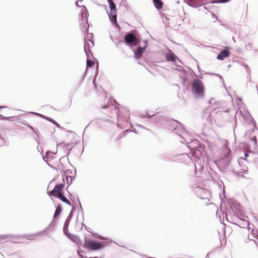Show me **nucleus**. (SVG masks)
<instances>
[{
	"label": "nucleus",
	"mask_w": 258,
	"mask_h": 258,
	"mask_svg": "<svg viewBox=\"0 0 258 258\" xmlns=\"http://www.w3.org/2000/svg\"><path fill=\"white\" fill-rule=\"evenodd\" d=\"M187 146L190 150V154L193 157L198 158L202 154L201 149L204 147L198 140L192 139L190 140V142L184 140Z\"/></svg>",
	"instance_id": "obj_1"
},
{
	"label": "nucleus",
	"mask_w": 258,
	"mask_h": 258,
	"mask_svg": "<svg viewBox=\"0 0 258 258\" xmlns=\"http://www.w3.org/2000/svg\"><path fill=\"white\" fill-rule=\"evenodd\" d=\"M191 91L196 97L200 98L204 96V86L203 82L199 79H195L191 85Z\"/></svg>",
	"instance_id": "obj_2"
},
{
	"label": "nucleus",
	"mask_w": 258,
	"mask_h": 258,
	"mask_svg": "<svg viewBox=\"0 0 258 258\" xmlns=\"http://www.w3.org/2000/svg\"><path fill=\"white\" fill-rule=\"evenodd\" d=\"M110 8V13L108 12L107 9V6L104 5V7L106 9V11L109 20L113 24H117V9L116 6L113 0H107Z\"/></svg>",
	"instance_id": "obj_3"
},
{
	"label": "nucleus",
	"mask_w": 258,
	"mask_h": 258,
	"mask_svg": "<svg viewBox=\"0 0 258 258\" xmlns=\"http://www.w3.org/2000/svg\"><path fill=\"white\" fill-rule=\"evenodd\" d=\"M158 120L157 121V125L159 126H167L170 127L171 128H173L175 126V124H178L181 126V123L178 120L173 119H169L165 116H163L160 114V117L159 118H157Z\"/></svg>",
	"instance_id": "obj_4"
},
{
	"label": "nucleus",
	"mask_w": 258,
	"mask_h": 258,
	"mask_svg": "<svg viewBox=\"0 0 258 258\" xmlns=\"http://www.w3.org/2000/svg\"><path fill=\"white\" fill-rule=\"evenodd\" d=\"M124 42L130 46H137L140 43V40L138 37L132 32L127 33L124 37Z\"/></svg>",
	"instance_id": "obj_5"
},
{
	"label": "nucleus",
	"mask_w": 258,
	"mask_h": 258,
	"mask_svg": "<svg viewBox=\"0 0 258 258\" xmlns=\"http://www.w3.org/2000/svg\"><path fill=\"white\" fill-rule=\"evenodd\" d=\"M226 154L220 159L219 163L222 167L226 169L230 164V161L231 159V150L226 147L225 149Z\"/></svg>",
	"instance_id": "obj_6"
},
{
	"label": "nucleus",
	"mask_w": 258,
	"mask_h": 258,
	"mask_svg": "<svg viewBox=\"0 0 258 258\" xmlns=\"http://www.w3.org/2000/svg\"><path fill=\"white\" fill-rule=\"evenodd\" d=\"M84 247L91 250H97L103 247L102 243L91 240H85Z\"/></svg>",
	"instance_id": "obj_7"
},
{
	"label": "nucleus",
	"mask_w": 258,
	"mask_h": 258,
	"mask_svg": "<svg viewBox=\"0 0 258 258\" xmlns=\"http://www.w3.org/2000/svg\"><path fill=\"white\" fill-rule=\"evenodd\" d=\"M81 30L82 31H84L85 33H87L86 34H84V41H85L84 44H86V46H90V44L89 43V42H90L92 44V46H94V41L92 40V37H93V34L92 33H88L87 32V30H88V27L87 28L85 25H84L83 26H81Z\"/></svg>",
	"instance_id": "obj_8"
},
{
	"label": "nucleus",
	"mask_w": 258,
	"mask_h": 258,
	"mask_svg": "<svg viewBox=\"0 0 258 258\" xmlns=\"http://www.w3.org/2000/svg\"><path fill=\"white\" fill-rule=\"evenodd\" d=\"M165 57L167 61L174 62L176 66L181 67V66L178 64L177 62V60L179 62H181V61L178 58L177 56L171 50H169V52L167 53L166 54Z\"/></svg>",
	"instance_id": "obj_9"
},
{
	"label": "nucleus",
	"mask_w": 258,
	"mask_h": 258,
	"mask_svg": "<svg viewBox=\"0 0 258 258\" xmlns=\"http://www.w3.org/2000/svg\"><path fill=\"white\" fill-rule=\"evenodd\" d=\"M229 48V47H226L225 49L220 52L217 56V59L222 60H224L225 58L229 57L230 55V52L228 50Z\"/></svg>",
	"instance_id": "obj_10"
},
{
	"label": "nucleus",
	"mask_w": 258,
	"mask_h": 258,
	"mask_svg": "<svg viewBox=\"0 0 258 258\" xmlns=\"http://www.w3.org/2000/svg\"><path fill=\"white\" fill-rule=\"evenodd\" d=\"M186 4L193 8H199L204 4V0H187Z\"/></svg>",
	"instance_id": "obj_11"
},
{
	"label": "nucleus",
	"mask_w": 258,
	"mask_h": 258,
	"mask_svg": "<svg viewBox=\"0 0 258 258\" xmlns=\"http://www.w3.org/2000/svg\"><path fill=\"white\" fill-rule=\"evenodd\" d=\"M145 116H146V118L151 119V122L157 125V122H158L157 121H158V120L157 118H159V117H160V113L158 112L156 113H154L152 115H150L147 111L146 113Z\"/></svg>",
	"instance_id": "obj_12"
},
{
	"label": "nucleus",
	"mask_w": 258,
	"mask_h": 258,
	"mask_svg": "<svg viewBox=\"0 0 258 258\" xmlns=\"http://www.w3.org/2000/svg\"><path fill=\"white\" fill-rule=\"evenodd\" d=\"M146 48V45L143 47L141 46L137 45V49L134 51L135 57L136 59H139L142 56Z\"/></svg>",
	"instance_id": "obj_13"
},
{
	"label": "nucleus",
	"mask_w": 258,
	"mask_h": 258,
	"mask_svg": "<svg viewBox=\"0 0 258 258\" xmlns=\"http://www.w3.org/2000/svg\"><path fill=\"white\" fill-rule=\"evenodd\" d=\"M63 187L64 184L63 183L56 184L53 189L50 191H47V194H63L61 190Z\"/></svg>",
	"instance_id": "obj_14"
},
{
	"label": "nucleus",
	"mask_w": 258,
	"mask_h": 258,
	"mask_svg": "<svg viewBox=\"0 0 258 258\" xmlns=\"http://www.w3.org/2000/svg\"><path fill=\"white\" fill-rule=\"evenodd\" d=\"M174 128V132L176 133V134L178 135L183 140H185V139L183 137V136L182 135L183 132L184 131V127L182 126V124H181V126L179 125V127H177L175 125Z\"/></svg>",
	"instance_id": "obj_15"
},
{
	"label": "nucleus",
	"mask_w": 258,
	"mask_h": 258,
	"mask_svg": "<svg viewBox=\"0 0 258 258\" xmlns=\"http://www.w3.org/2000/svg\"><path fill=\"white\" fill-rule=\"evenodd\" d=\"M81 15H82V21L84 25H85L86 23H88L87 17L88 16V13L87 12V9L85 6H84V9L82 10Z\"/></svg>",
	"instance_id": "obj_16"
},
{
	"label": "nucleus",
	"mask_w": 258,
	"mask_h": 258,
	"mask_svg": "<svg viewBox=\"0 0 258 258\" xmlns=\"http://www.w3.org/2000/svg\"><path fill=\"white\" fill-rule=\"evenodd\" d=\"M241 171L238 172L236 171H233V173L236 176H239L241 177H245L244 175L243 174V173H247L248 172V169L247 167H244L243 168H242L241 170Z\"/></svg>",
	"instance_id": "obj_17"
},
{
	"label": "nucleus",
	"mask_w": 258,
	"mask_h": 258,
	"mask_svg": "<svg viewBox=\"0 0 258 258\" xmlns=\"http://www.w3.org/2000/svg\"><path fill=\"white\" fill-rule=\"evenodd\" d=\"M155 7L158 10H160L163 8V3L161 0H152Z\"/></svg>",
	"instance_id": "obj_18"
},
{
	"label": "nucleus",
	"mask_w": 258,
	"mask_h": 258,
	"mask_svg": "<svg viewBox=\"0 0 258 258\" xmlns=\"http://www.w3.org/2000/svg\"><path fill=\"white\" fill-rule=\"evenodd\" d=\"M163 159L166 161H174V158L175 157L172 154H164L163 155Z\"/></svg>",
	"instance_id": "obj_19"
},
{
	"label": "nucleus",
	"mask_w": 258,
	"mask_h": 258,
	"mask_svg": "<svg viewBox=\"0 0 258 258\" xmlns=\"http://www.w3.org/2000/svg\"><path fill=\"white\" fill-rule=\"evenodd\" d=\"M43 118L47 120V121L52 123L54 125H55L56 127L58 128H60L61 126L59 125V123H58L56 121H55L54 119L52 118L46 116H43Z\"/></svg>",
	"instance_id": "obj_20"
},
{
	"label": "nucleus",
	"mask_w": 258,
	"mask_h": 258,
	"mask_svg": "<svg viewBox=\"0 0 258 258\" xmlns=\"http://www.w3.org/2000/svg\"><path fill=\"white\" fill-rule=\"evenodd\" d=\"M247 120H249L248 123L252 124L253 125V128H256V122L249 112H247Z\"/></svg>",
	"instance_id": "obj_21"
},
{
	"label": "nucleus",
	"mask_w": 258,
	"mask_h": 258,
	"mask_svg": "<svg viewBox=\"0 0 258 258\" xmlns=\"http://www.w3.org/2000/svg\"><path fill=\"white\" fill-rule=\"evenodd\" d=\"M90 46H86V44H84V51L86 53V55L87 57V59L90 57L89 54H90L92 56V54L90 50Z\"/></svg>",
	"instance_id": "obj_22"
},
{
	"label": "nucleus",
	"mask_w": 258,
	"mask_h": 258,
	"mask_svg": "<svg viewBox=\"0 0 258 258\" xmlns=\"http://www.w3.org/2000/svg\"><path fill=\"white\" fill-rule=\"evenodd\" d=\"M54 196H57L59 199L62 200L63 202L67 203L69 205H71L70 201L64 197L63 195H52Z\"/></svg>",
	"instance_id": "obj_23"
},
{
	"label": "nucleus",
	"mask_w": 258,
	"mask_h": 258,
	"mask_svg": "<svg viewBox=\"0 0 258 258\" xmlns=\"http://www.w3.org/2000/svg\"><path fill=\"white\" fill-rule=\"evenodd\" d=\"M207 1H208V0H206V1H204V5H203L202 6L206 5V6H204V9L208 10L209 12H210V9H211V7L212 6L211 5L212 4H210V2H209V3H207L206 2H207Z\"/></svg>",
	"instance_id": "obj_24"
},
{
	"label": "nucleus",
	"mask_w": 258,
	"mask_h": 258,
	"mask_svg": "<svg viewBox=\"0 0 258 258\" xmlns=\"http://www.w3.org/2000/svg\"><path fill=\"white\" fill-rule=\"evenodd\" d=\"M98 64H97V66L96 67V73H95V75L93 78V86L96 88L97 87V84H96V76H97L98 74Z\"/></svg>",
	"instance_id": "obj_25"
},
{
	"label": "nucleus",
	"mask_w": 258,
	"mask_h": 258,
	"mask_svg": "<svg viewBox=\"0 0 258 258\" xmlns=\"http://www.w3.org/2000/svg\"><path fill=\"white\" fill-rule=\"evenodd\" d=\"M231 0H217L212 1L210 2V4H220V3H226L230 2Z\"/></svg>",
	"instance_id": "obj_26"
},
{
	"label": "nucleus",
	"mask_w": 258,
	"mask_h": 258,
	"mask_svg": "<svg viewBox=\"0 0 258 258\" xmlns=\"http://www.w3.org/2000/svg\"><path fill=\"white\" fill-rule=\"evenodd\" d=\"M61 207L60 206H58L55 210L54 215V217L55 218L57 216H58L61 213Z\"/></svg>",
	"instance_id": "obj_27"
},
{
	"label": "nucleus",
	"mask_w": 258,
	"mask_h": 258,
	"mask_svg": "<svg viewBox=\"0 0 258 258\" xmlns=\"http://www.w3.org/2000/svg\"><path fill=\"white\" fill-rule=\"evenodd\" d=\"M95 62L91 59H87V67H91L94 64Z\"/></svg>",
	"instance_id": "obj_28"
},
{
	"label": "nucleus",
	"mask_w": 258,
	"mask_h": 258,
	"mask_svg": "<svg viewBox=\"0 0 258 258\" xmlns=\"http://www.w3.org/2000/svg\"><path fill=\"white\" fill-rule=\"evenodd\" d=\"M33 132L36 134L35 137H34L35 140H36L38 144V141L37 140V138H39L38 134H37L38 130L33 127V130H32Z\"/></svg>",
	"instance_id": "obj_29"
},
{
	"label": "nucleus",
	"mask_w": 258,
	"mask_h": 258,
	"mask_svg": "<svg viewBox=\"0 0 258 258\" xmlns=\"http://www.w3.org/2000/svg\"><path fill=\"white\" fill-rule=\"evenodd\" d=\"M245 49L247 50L251 51V50L252 49V46L251 43H249L247 45H245Z\"/></svg>",
	"instance_id": "obj_30"
},
{
	"label": "nucleus",
	"mask_w": 258,
	"mask_h": 258,
	"mask_svg": "<svg viewBox=\"0 0 258 258\" xmlns=\"http://www.w3.org/2000/svg\"><path fill=\"white\" fill-rule=\"evenodd\" d=\"M63 158H61L59 160V165L58 166L59 169L62 170V172H64L63 170V165L61 163V160Z\"/></svg>",
	"instance_id": "obj_31"
},
{
	"label": "nucleus",
	"mask_w": 258,
	"mask_h": 258,
	"mask_svg": "<svg viewBox=\"0 0 258 258\" xmlns=\"http://www.w3.org/2000/svg\"><path fill=\"white\" fill-rule=\"evenodd\" d=\"M52 152H50V151H47L45 155V156H44L43 157V159L44 161L46 162H47V160H46V159H47L49 157V153H52Z\"/></svg>",
	"instance_id": "obj_32"
},
{
	"label": "nucleus",
	"mask_w": 258,
	"mask_h": 258,
	"mask_svg": "<svg viewBox=\"0 0 258 258\" xmlns=\"http://www.w3.org/2000/svg\"><path fill=\"white\" fill-rule=\"evenodd\" d=\"M251 140L254 142V145L255 146H257V140L256 137L255 136L252 137Z\"/></svg>",
	"instance_id": "obj_33"
},
{
	"label": "nucleus",
	"mask_w": 258,
	"mask_h": 258,
	"mask_svg": "<svg viewBox=\"0 0 258 258\" xmlns=\"http://www.w3.org/2000/svg\"><path fill=\"white\" fill-rule=\"evenodd\" d=\"M23 124L26 126H27L31 130H33V127L28 122H26V123H23Z\"/></svg>",
	"instance_id": "obj_34"
},
{
	"label": "nucleus",
	"mask_w": 258,
	"mask_h": 258,
	"mask_svg": "<svg viewBox=\"0 0 258 258\" xmlns=\"http://www.w3.org/2000/svg\"><path fill=\"white\" fill-rule=\"evenodd\" d=\"M124 43V41L123 40H120L117 43H116V46L117 47H119V45L122 44V43Z\"/></svg>",
	"instance_id": "obj_35"
},
{
	"label": "nucleus",
	"mask_w": 258,
	"mask_h": 258,
	"mask_svg": "<svg viewBox=\"0 0 258 258\" xmlns=\"http://www.w3.org/2000/svg\"><path fill=\"white\" fill-rule=\"evenodd\" d=\"M30 113L31 114H36V115H38L39 116H40L41 117L43 118V116H44V115H42L41 114H40L39 113H36V112H30Z\"/></svg>",
	"instance_id": "obj_36"
},
{
	"label": "nucleus",
	"mask_w": 258,
	"mask_h": 258,
	"mask_svg": "<svg viewBox=\"0 0 258 258\" xmlns=\"http://www.w3.org/2000/svg\"><path fill=\"white\" fill-rule=\"evenodd\" d=\"M217 76L219 77L220 81L223 82V84H224V80H223L222 76L219 74H218V75ZM224 87H225V85H224Z\"/></svg>",
	"instance_id": "obj_37"
},
{
	"label": "nucleus",
	"mask_w": 258,
	"mask_h": 258,
	"mask_svg": "<svg viewBox=\"0 0 258 258\" xmlns=\"http://www.w3.org/2000/svg\"><path fill=\"white\" fill-rule=\"evenodd\" d=\"M12 116H9V117H5L4 116V118L3 119V120H7L11 121H12Z\"/></svg>",
	"instance_id": "obj_38"
},
{
	"label": "nucleus",
	"mask_w": 258,
	"mask_h": 258,
	"mask_svg": "<svg viewBox=\"0 0 258 258\" xmlns=\"http://www.w3.org/2000/svg\"><path fill=\"white\" fill-rule=\"evenodd\" d=\"M64 172L66 174H71L72 173L73 171L72 170L69 169L67 170H66Z\"/></svg>",
	"instance_id": "obj_39"
},
{
	"label": "nucleus",
	"mask_w": 258,
	"mask_h": 258,
	"mask_svg": "<svg viewBox=\"0 0 258 258\" xmlns=\"http://www.w3.org/2000/svg\"><path fill=\"white\" fill-rule=\"evenodd\" d=\"M249 156V154L247 152H245L244 153V158H241V159H243L246 160L245 158H247Z\"/></svg>",
	"instance_id": "obj_40"
},
{
	"label": "nucleus",
	"mask_w": 258,
	"mask_h": 258,
	"mask_svg": "<svg viewBox=\"0 0 258 258\" xmlns=\"http://www.w3.org/2000/svg\"><path fill=\"white\" fill-rule=\"evenodd\" d=\"M251 51L253 52V53H256V52H258V48H252V50H251Z\"/></svg>",
	"instance_id": "obj_41"
},
{
	"label": "nucleus",
	"mask_w": 258,
	"mask_h": 258,
	"mask_svg": "<svg viewBox=\"0 0 258 258\" xmlns=\"http://www.w3.org/2000/svg\"><path fill=\"white\" fill-rule=\"evenodd\" d=\"M211 14H212V17L213 18H215L216 21H218V19L217 17V16L213 12H211Z\"/></svg>",
	"instance_id": "obj_42"
},
{
	"label": "nucleus",
	"mask_w": 258,
	"mask_h": 258,
	"mask_svg": "<svg viewBox=\"0 0 258 258\" xmlns=\"http://www.w3.org/2000/svg\"><path fill=\"white\" fill-rule=\"evenodd\" d=\"M206 74L210 75H214V76H217L218 74H216L214 73H206Z\"/></svg>",
	"instance_id": "obj_43"
},
{
	"label": "nucleus",
	"mask_w": 258,
	"mask_h": 258,
	"mask_svg": "<svg viewBox=\"0 0 258 258\" xmlns=\"http://www.w3.org/2000/svg\"><path fill=\"white\" fill-rule=\"evenodd\" d=\"M139 116H140V117H141V118H146V116H145V115L143 114H140Z\"/></svg>",
	"instance_id": "obj_44"
},
{
	"label": "nucleus",
	"mask_w": 258,
	"mask_h": 258,
	"mask_svg": "<svg viewBox=\"0 0 258 258\" xmlns=\"http://www.w3.org/2000/svg\"><path fill=\"white\" fill-rule=\"evenodd\" d=\"M137 125H138V126L140 127H141V128H143V129H144V130H147V128L146 127H145V126H143V125H139V124H138Z\"/></svg>",
	"instance_id": "obj_45"
},
{
	"label": "nucleus",
	"mask_w": 258,
	"mask_h": 258,
	"mask_svg": "<svg viewBox=\"0 0 258 258\" xmlns=\"http://www.w3.org/2000/svg\"><path fill=\"white\" fill-rule=\"evenodd\" d=\"M8 108V106H0V109H1V108Z\"/></svg>",
	"instance_id": "obj_46"
},
{
	"label": "nucleus",
	"mask_w": 258,
	"mask_h": 258,
	"mask_svg": "<svg viewBox=\"0 0 258 258\" xmlns=\"http://www.w3.org/2000/svg\"><path fill=\"white\" fill-rule=\"evenodd\" d=\"M4 116L3 115L0 114V119L3 120Z\"/></svg>",
	"instance_id": "obj_47"
},
{
	"label": "nucleus",
	"mask_w": 258,
	"mask_h": 258,
	"mask_svg": "<svg viewBox=\"0 0 258 258\" xmlns=\"http://www.w3.org/2000/svg\"><path fill=\"white\" fill-rule=\"evenodd\" d=\"M47 165H48L50 167H51V168H52L53 169H56V167H53V166H51V165H50L48 163H47Z\"/></svg>",
	"instance_id": "obj_48"
},
{
	"label": "nucleus",
	"mask_w": 258,
	"mask_h": 258,
	"mask_svg": "<svg viewBox=\"0 0 258 258\" xmlns=\"http://www.w3.org/2000/svg\"><path fill=\"white\" fill-rule=\"evenodd\" d=\"M106 108H107V106H106V105H104V106H103L102 107V109H106Z\"/></svg>",
	"instance_id": "obj_49"
},
{
	"label": "nucleus",
	"mask_w": 258,
	"mask_h": 258,
	"mask_svg": "<svg viewBox=\"0 0 258 258\" xmlns=\"http://www.w3.org/2000/svg\"><path fill=\"white\" fill-rule=\"evenodd\" d=\"M79 2H80L79 1L76 2V5L78 7H80V6L79 5Z\"/></svg>",
	"instance_id": "obj_50"
},
{
	"label": "nucleus",
	"mask_w": 258,
	"mask_h": 258,
	"mask_svg": "<svg viewBox=\"0 0 258 258\" xmlns=\"http://www.w3.org/2000/svg\"><path fill=\"white\" fill-rule=\"evenodd\" d=\"M144 43H145V45L147 46V43H148V40H144Z\"/></svg>",
	"instance_id": "obj_51"
},
{
	"label": "nucleus",
	"mask_w": 258,
	"mask_h": 258,
	"mask_svg": "<svg viewBox=\"0 0 258 258\" xmlns=\"http://www.w3.org/2000/svg\"><path fill=\"white\" fill-rule=\"evenodd\" d=\"M246 68H247V71H250V69H249V67L247 65L246 66Z\"/></svg>",
	"instance_id": "obj_52"
},
{
	"label": "nucleus",
	"mask_w": 258,
	"mask_h": 258,
	"mask_svg": "<svg viewBox=\"0 0 258 258\" xmlns=\"http://www.w3.org/2000/svg\"><path fill=\"white\" fill-rule=\"evenodd\" d=\"M217 21L220 23V24L221 25V24H223V23H222V22H221V21H220V20H218V21Z\"/></svg>",
	"instance_id": "obj_53"
},
{
	"label": "nucleus",
	"mask_w": 258,
	"mask_h": 258,
	"mask_svg": "<svg viewBox=\"0 0 258 258\" xmlns=\"http://www.w3.org/2000/svg\"><path fill=\"white\" fill-rule=\"evenodd\" d=\"M238 100H239V101H240V102H241V101H242V98H241H241H238Z\"/></svg>",
	"instance_id": "obj_54"
},
{
	"label": "nucleus",
	"mask_w": 258,
	"mask_h": 258,
	"mask_svg": "<svg viewBox=\"0 0 258 258\" xmlns=\"http://www.w3.org/2000/svg\"><path fill=\"white\" fill-rule=\"evenodd\" d=\"M221 25L223 26V27H225L226 28H227L226 25L225 24H224L223 23L221 24Z\"/></svg>",
	"instance_id": "obj_55"
},
{
	"label": "nucleus",
	"mask_w": 258,
	"mask_h": 258,
	"mask_svg": "<svg viewBox=\"0 0 258 258\" xmlns=\"http://www.w3.org/2000/svg\"><path fill=\"white\" fill-rule=\"evenodd\" d=\"M222 194H225V189L224 188H223V193Z\"/></svg>",
	"instance_id": "obj_56"
},
{
	"label": "nucleus",
	"mask_w": 258,
	"mask_h": 258,
	"mask_svg": "<svg viewBox=\"0 0 258 258\" xmlns=\"http://www.w3.org/2000/svg\"><path fill=\"white\" fill-rule=\"evenodd\" d=\"M239 113H240V114H242V111L240 110H239Z\"/></svg>",
	"instance_id": "obj_57"
},
{
	"label": "nucleus",
	"mask_w": 258,
	"mask_h": 258,
	"mask_svg": "<svg viewBox=\"0 0 258 258\" xmlns=\"http://www.w3.org/2000/svg\"><path fill=\"white\" fill-rule=\"evenodd\" d=\"M200 77L201 78V79H203V77L202 76H200Z\"/></svg>",
	"instance_id": "obj_58"
},
{
	"label": "nucleus",
	"mask_w": 258,
	"mask_h": 258,
	"mask_svg": "<svg viewBox=\"0 0 258 258\" xmlns=\"http://www.w3.org/2000/svg\"><path fill=\"white\" fill-rule=\"evenodd\" d=\"M134 132V133H137V130H135Z\"/></svg>",
	"instance_id": "obj_59"
},
{
	"label": "nucleus",
	"mask_w": 258,
	"mask_h": 258,
	"mask_svg": "<svg viewBox=\"0 0 258 258\" xmlns=\"http://www.w3.org/2000/svg\"><path fill=\"white\" fill-rule=\"evenodd\" d=\"M80 2H81L83 1V0H78Z\"/></svg>",
	"instance_id": "obj_60"
},
{
	"label": "nucleus",
	"mask_w": 258,
	"mask_h": 258,
	"mask_svg": "<svg viewBox=\"0 0 258 258\" xmlns=\"http://www.w3.org/2000/svg\"><path fill=\"white\" fill-rule=\"evenodd\" d=\"M68 177H70V178H71V179L72 180V176H69Z\"/></svg>",
	"instance_id": "obj_61"
},
{
	"label": "nucleus",
	"mask_w": 258,
	"mask_h": 258,
	"mask_svg": "<svg viewBox=\"0 0 258 258\" xmlns=\"http://www.w3.org/2000/svg\"><path fill=\"white\" fill-rule=\"evenodd\" d=\"M177 63H178V64H179V63H180V62H178L177 60Z\"/></svg>",
	"instance_id": "obj_62"
},
{
	"label": "nucleus",
	"mask_w": 258,
	"mask_h": 258,
	"mask_svg": "<svg viewBox=\"0 0 258 258\" xmlns=\"http://www.w3.org/2000/svg\"><path fill=\"white\" fill-rule=\"evenodd\" d=\"M180 142L182 143H184L183 141H181Z\"/></svg>",
	"instance_id": "obj_63"
},
{
	"label": "nucleus",
	"mask_w": 258,
	"mask_h": 258,
	"mask_svg": "<svg viewBox=\"0 0 258 258\" xmlns=\"http://www.w3.org/2000/svg\"><path fill=\"white\" fill-rule=\"evenodd\" d=\"M127 115H130V113L128 112H127Z\"/></svg>",
	"instance_id": "obj_64"
}]
</instances>
